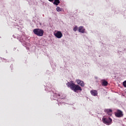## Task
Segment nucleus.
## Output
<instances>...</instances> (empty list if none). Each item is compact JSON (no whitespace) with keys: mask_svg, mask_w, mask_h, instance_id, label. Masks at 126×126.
I'll use <instances>...</instances> for the list:
<instances>
[{"mask_svg":"<svg viewBox=\"0 0 126 126\" xmlns=\"http://www.w3.org/2000/svg\"><path fill=\"white\" fill-rule=\"evenodd\" d=\"M76 82H77L78 85L75 84L73 81H70L67 82L66 85L67 87H70V89L73 90L74 92L77 93L78 91H82V88L81 87H84L85 86L84 82L79 79H77L76 80Z\"/></svg>","mask_w":126,"mask_h":126,"instance_id":"nucleus-1","label":"nucleus"},{"mask_svg":"<svg viewBox=\"0 0 126 126\" xmlns=\"http://www.w3.org/2000/svg\"><path fill=\"white\" fill-rule=\"evenodd\" d=\"M33 32L35 35L39 37H42L44 35V30L40 29H35L33 30Z\"/></svg>","mask_w":126,"mask_h":126,"instance_id":"nucleus-2","label":"nucleus"},{"mask_svg":"<svg viewBox=\"0 0 126 126\" xmlns=\"http://www.w3.org/2000/svg\"><path fill=\"white\" fill-rule=\"evenodd\" d=\"M112 121L113 120L110 117L109 118L103 117L102 118V122L103 124H105V125H108V126L111 124V123H112Z\"/></svg>","mask_w":126,"mask_h":126,"instance_id":"nucleus-3","label":"nucleus"},{"mask_svg":"<svg viewBox=\"0 0 126 126\" xmlns=\"http://www.w3.org/2000/svg\"><path fill=\"white\" fill-rule=\"evenodd\" d=\"M116 117L117 118H122L124 116V114H123V111L121 110L118 109L116 112L114 113Z\"/></svg>","mask_w":126,"mask_h":126,"instance_id":"nucleus-4","label":"nucleus"},{"mask_svg":"<svg viewBox=\"0 0 126 126\" xmlns=\"http://www.w3.org/2000/svg\"><path fill=\"white\" fill-rule=\"evenodd\" d=\"M54 35L56 38H58V39H61L62 37H63V33L62 32L58 31L56 33H54Z\"/></svg>","mask_w":126,"mask_h":126,"instance_id":"nucleus-5","label":"nucleus"},{"mask_svg":"<svg viewBox=\"0 0 126 126\" xmlns=\"http://www.w3.org/2000/svg\"><path fill=\"white\" fill-rule=\"evenodd\" d=\"M104 112L109 116H112V113H113V110L110 109H106L104 110Z\"/></svg>","mask_w":126,"mask_h":126,"instance_id":"nucleus-6","label":"nucleus"},{"mask_svg":"<svg viewBox=\"0 0 126 126\" xmlns=\"http://www.w3.org/2000/svg\"><path fill=\"white\" fill-rule=\"evenodd\" d=\"M91 94L93 96H97L98 95V91L97 90H92L91 91Z\"/></svg>","mask_w":126,"mask_h":126,"instance_id":"nucleus-7","label":"nucleus"},{"mask_svg":"<svg viewBox=\"0 0 126 126\" xmlns=\"http://www.w3.org/2000/svg\"><path fill=\"white\" fill-rule=\"evenodd\" d=\"M78 31L80 33H84V32H85V29L84 28H83V27L80 26L79 27Z\"/></svg>","mask_w":126,"mask_h":126,"instance_id":"nucleus-8","label":"nucleus"},{"mask_svg":"<svg viewBox=\"0 0 126 126\" xmlns=\"http://www.w3.org/2000/svg\"><path fill=\"white\" fill-rule=\"evenodd\" d=\"M101 85H102V86H107L108 82L105 80H103L101 82Z\"/></svg>","mask_w":126,"mask_h":126,"instance_id":"nucleus-9","label":"nucleus"},{"mask_svg":"<svg viewBox=\"0 0 126 126\" xmlns=\"http://www.w3.org/2000/svg\"><path fill=\"white\" fill-rule=\"evenodd\" d=\"M60 2V0H55L54 2H53V4H55V5H59Z\"/></svg>","mask_w":126,"mask_h":126,"instance_id":"nucleus-10","label":"nucleus"},{"mask_svg":"<svg viewBox=\"0 0 126 126\" xmlns=\"http://www.w3.org/2000/svg\"><path fill=\"white\" fill-rule=\"evenodd\" d=\"M56 10H57V11H58V12H60V11H62V10H63V9L60 7H57L56 8Z\"/></svg>","mask_w":126,"mask_h":126,"instance_id":"nucleus-11","label":"nucleus"},{"mask_svg":"<svg viewBox=\"0 0 126 126\" xmlns=\"http://www.w3.org/2000/svg\"><path fill=\"white\" fill-rule=\"evenodd\" d=\"M77 31V26H75L73 29V31H74V32H76Z\"/></svg>","mask_w":126,"mask_h":126,"instance_id":"nucleus-12","label":"nucleus"},{"mask_svg":"<svg viewBox=\"0 0 126 126\" xmlns=\"http://www.w3.org/2000/svg\"><path fill=\"white\" fill-rule=\"evenodd\" d=\"M123 86H124V87H126V81H125L123 82Z\"/></svg>","mask_w":126,"mask_h":126,"instance_id":"nucleus-13","label":"nucleus"},{"mask_svg":"<svg viewBox=\"0 0 126 126\" xmlns=\"http://www.w3.org/2000/svg\"><path fill=\"white\" fill-rule=\"evenodd\" d=\"M49 1H51V2H53L54 1V0H48Z\"/></svg>","mask_w":126,"mask_h":126,"instance_id":"nucleus-14","label":"nucleus"},{"mask_svg":"<svg viewBox=\"0 0 126 126\" xmlns=\"http://www.w3.org/2000/svg\"><path fill=\"white\" fill-rule=\"evenodd\" d=\"M58 96H61V94H59Z\"/></svg>","mask_w":126,"mask_h":126,"instance_id":"nucleus-15","label":"nucleus"}]
</instances>
